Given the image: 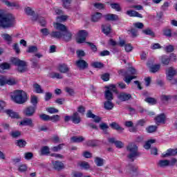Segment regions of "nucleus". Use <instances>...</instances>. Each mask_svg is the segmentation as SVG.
Listing matches in <instances>:
<instances>
[{"label":"nucleus","instance_id":"f257e3e1","mask_svg":"<svg viewBox=\"0 0 177 177\" xmlns=\"http://www.w3.org/2000/svg\"><path fill=\"white\" fill-rule=\"evenodd\" d=\"M15 24H16V21L12 14L5 15L0 10V27L1 28H12V27H15Z\"/></svg>","mask_w":177,"mask_h":177},{"label":"nucleus","instance_id":"f03ea898","mask_svg":"<svg viewBox=\"0 0 177 177\" xmlns=\"http://www.w3.org/2000/svg\"><path fill=\"white\" fill-rule=\"evenodd\" d=\"M127 151H128L127 158L131 162H133L138 158V157L140 156V152H139V149L138 145L134 142L129 143L127 147Z\"/></svg>","mask_w":177,"mask_h":177},{"label":"nucleus","instance_id":"7ed1b4c3","mask_svg":"<svg viewBox=\"0 0 177 177\" xmlns=\"http://www.w3.org/2000/svg\"><path fill=\"white\" fill-rule=\"evenodd\" d=\"M12 100L15 103L18 104H23L28 100V97H27V93L23 90H16L11 95Z\"/></svg>","mask_w":177,"mask_h":177},{"label":"nucleus","instance_id":"20e7f679","mask_svg":"<svg viewBox=\"0 0 177 177\" xmlns=\"http://www.w3.org/2000/svg\"><path fill=\"white\" fill-rule=\"evenodd\" d=\"M43 55L42 54L38 53H35L32 57L30 59V62L32 63V67L33 68H39V59H41V57H42ZM37 57L38 59H37Z\"/></svg>","mask_w":177,"mask_h":177},{"label":"nucleus","instance_id":"39448f33","mask_svg":"<svg viewBox=\"0 0 177 177\" xmlns=\"http://www.w3.org/2000/svg\"><path fill=\"white\" fill-rule=\"evenodd\" d=\"M37 106H29L24 109L23 113L26 117H32L35 114Z\"/></svg>","mask_w":177,"mask_h":177},{"label":"nucleus","instance_id":"423d86ee","mask_svg":"<svg viewBox=\"0 0 177 177\" xmlns=\"http://www.w3.org/2000/svg\"><path fill=\"white\" fill-rule=\"evenodd\" d=\"M119 74H121V75H122L123 77H124V82H126V84H131V81L132 80H135V78H136V76H131V75H128V72H127V71L122 69L120 71H119Z\"/></svg>","mask_w":177,"mask_h":177},{"label":"nucleus","instance_id":"0eeeda50","mask_svg":"<svg viewBox=\"0 0 177 177\" xmlns=\"http://www.w3.org/2000/svg\"><path fill=\"white\" fill-rule=\"evenodd\" d=\"M88 32L86 30H80L78 33V37L76 39L77 44H84L86 41Z\"/></svg>","mask_w":177,"mask_h":177},{"label":"nucleus","instance_id":"6e6552de","mask_svg":"<svg viewBox=\"0 0 177 177\" xmlns=\"http://www.w3.org/2000/svg\"><path fill=\"white\" fill-rule=\"evenodd\" d=\"M176 74H177V71L174 67L171 66L168 68L166 71L167 79L169 81H172V80L174 79V77H175Z\"/></svg>","mask_w":177,"mask_h":177},{"label":"nucleus","instance_id":"1a4fd4ad","mask_svg":"<svg viewBox=\"0 0 177 177\" xmlns=\"http://www.w3.org/2000/svg\"><path fill=\"white\" fill-rule=\"evenodd\" d=\"M19 126L30 127L31 128H32V127H34V123H32V120L31 118H26L20 122Z\"/></svg>","mask_w":177,"mask_h":177},{"label":"nucleus","instance_id":"9d476101","mask_svg":"<svg viewBox=\"0 0 177 177\" xmlns=\"http://www.w3.org/2000/svg\"><path fill=\"white\" fill-rule=\"evenodd\" d=\"M72 37H73V35L71 34V32L66 30V31L62 32V36L61 39H62L65 42H68L71 41Z\"/></svg>","mask_w":177,"mask_h":177},{"label":"nucleus","instance_id":"9b49d317","mask_svg":"<svg viewBox=\"0 0 177 177\" xmlns=\"http://www.w3.org/2000/svg\"><path fill=\"white\" fill-rule=\"evenodd\" d=\"M126 15H127L130 17H139L140 19L143 18V15H142V14H140L133 10H127L126 12Z\"/></svg>","mask_w":177,"mask_h":177},{"label":"nucleus","instance_id":"f8f14e48","mask_svg":"<svg viewBox=\"0 0 177 177\" xmlns=\"http://www.w3.org/2000/svg\"><path fill=\"white\" fill-rule=\"evenodd\" d=\"M131 97H132V95L126 93H120L118 95V98L119 100H121V102H127V100H129Z\"/></svg>","mask_w":177,"mask_h":177},{"label":"nucleus","instance_id":"ddd939ff","mask_svg":"<svg viewBox=\"0 0 177 177\" xmlns=\"http://www.w3.org/2000/svg\"><path fill=\"white\" fill-rule=\"evenodd\" d=\"M4 113H6V114H7V115H9L10 117V118H17V120H19V118H20V115H19V113L17 112H15L12 109H7V110L4 111Z\"/></svg>","mask_w":177,"mask_h":177},{"label":"nucleus","instance_id":"4468645a","mask_svg":"<svg viewBox=\"0 0 177 177\" xmlns=\"http://www.w3.org/2000/svg\"><path fill=\"white\" fill-rule=\"evenodd\" d=\"M76 66H77L80 70H85V68H88V63L84 59H79L77 61Z\"/></svg>","mask_w":177,"mask_h":177},{"label":"nucleus","instance_id":"2eb2a0df","mask_svg":"<svg viewBox=\"0 0 177 177\" xmlns=\"http://www.w3.org/2000/svg\"><path fill=\"white\" fill-rule=\"evenodd\" d=\"M108 141L109 143H113L118 149H122V147H124V144L120 140H115V138H109Z\"/></svg>","mask_w":177,"mask_h":177},{"label":"nucleus","instance_id":"dca6fc26","mask_svg":"<svg viewBox=\"0 0 177 177\" xmlns=\"http://www.w3.org/2000/svg\"><path fill=\"white\" fill-rule=\"evenodd\" d=\"M71 120L73 124H80L81 122V116L77 112H75L73 115L71 116Z\"/></svg>","mask_w":177,"mask_h":177},{"label":"nucleus","instance_id":"f3484780","mask_svg":"<svg viewBox=\"0 0 177 177\" xmlns=\"http://www.w3.org/2000/svg\"><path fill=\"white\" fill-rule=\"evenodd\" d=\"M177 154V149H169L165 153L162 154V157L165 158L167 157H172L174 156H176Z\"/></svg>","mask_w":177,"mask_h":177},{"label":"nucleus","instance_id":"a211bd4d","mask_svg":"<svg viewBox=\"0 0 177 177\" xmlns=\"http://www.w3.org/2000/svg\"><path fill=\"white\" fill-rule=\"evenodd\" d=\"M53 165L54 169L57 171H62V169H64V163L60 161L53 162Z\"/></svg>","mask_w":177,"mask_h":177},{"label":"nucleus","instance_id":"6ab92c4d","mask_svg":"<svg viewBox=\"0 0 177 177\" xmlns=\"http://www.w3.org/2000/svg\"><path fill=\"white\" fill-rule=\"evenodd\" d=\"M53 26L54 28H55V30H57L60 32H64L67 30V27H66V26L60 23H54Z\"/></svg>","mask_w":177,"mask_h":177},{"label":"nucleus","instance_id":"aec40b11","mask_svg":"<svg viewBox=\"0 0 177 177\" xmlns=\"http://www.w3.org/2000/svg\"><path fill=\"white\" fill-rule=\"evenodd\" d=\"M63 35V32L59 30H54L50 33V37L51 38H55L56 39H62V36Z\"/></svg>","mask_w":177,"mask_h":177},{"label":"nucleus","instance_id":"412c9836","mask_svg":"<svg viewBox=\"0 0 177 177\" xmlns=\"http://www.w3.org/2000/svg\"><path fill=\"white\" fill-rule=\"evenodd\" d=\"M156 124H165V114L161 113L155 118Z\"/></svg>","mask_w":177,"mask_h":177},{"label":"nucleus","instance_id":"4be33fe9","mask_svg":"<svg viewBox=\"0 0 177 177\" xmlns=\"http://www.w3.org/2000/svg\"><path fill=\"white\" fill-rule=\"evenodd\" d=\"M102 19V13L95 12L91 16V21L93 23H97Z\"/></svg>","mask_w":177,"mask_h":177},{"label":"nucleus","instance_id":"5701e85b","mask_svg":"<svg viewBox=\"0 0 177 177\" xmlns=\"http://www.w3.org/2000/svg\"><path fill=\"white\" fill-rule=\"evenodd\" d=\"M86 145L89 147H96L99 146L100 142L97 140H90L86 142Z\"/></svg>","mask_w":177,"mask_h":177},{"label":"nucleus","instance_id":"b1692460","mask_svg":"<svg viewBox=\"0 0 177 177\" xmlns=\"http://www.w3.org/2000/svg\"><path fill=\"white\" fill-rule=\"evenodd\" d=\"M104 18L109 21H115L116 20H118V15L115 14H107L104 16Z\"/></svg>","mask_w":177,"mask_h":177},{"label":"nucleus","instance_id":"393cba45","mask_svg":"<svg viewBox=\"0 0 177 177\" xmlns=\"http://www.w3.org/2000/svg\"><path fill=\"white\" fill-rule=\"evenodd\" d=\"M33 91L36 93H44V89H42V87H41V85L38 84L37 83H35L32 85Z\"/></svg>","mask_w":177,"mask_h":177},{"label":"nucleus","instance_id":"a878e982","mask_svg":"<svg viewBox=\"0 0 177 177\" xmlns=\"http://www.w3.org/2000/svg\"><path fill=\"white\" fill-rule=\"evenodd\" d=\"M59 71L65 74L66 73H68V71H70V68H68L66 64H62L59 66Z\"/></svg>","mask_w":177,"mask_h":177},{"label":"nucleus","instance_id":"bb28decb","mask_svg":"<svg viewBox=\"0 0 177 177\" xmlns=\"http://www.w3.org/2000/svg\"><path fill=\"white\" fill-rule=\"evenodd\" d=\"M160 61L165 66H168L169 64V62H171V59L167 55H163L160 57Z\"/></svg>","mask_w":177,"mask_h":177},{"label":"nucleus","instance_id":"cd10ccee","mask_svg":"<svg viewBox=\"0 0 177 177\" xmlns=\"http://www.w3.org/2000/svg\"><path fill=\"white\" fill-rule=\"evenodd\" d=\"M169 160H160L158 162V167H160V168H165V167H169Z\"/></svg>","mask_w":177,"mask_h":177},{"label":"nucleus","instance_id":"c85d7f7f","mask_svg":"<svg viewBox=\"0 0 177 177\" xmlns=\"http://www.w3.org/2000/svg\"><path fill=\"white\" fill-rule=\"evenodd\" d=\"M110 127L113 128V129H115L118 132H122V131H124V128L121 127L120 124H118V123L117 122H112L110 124Z\"/></svg>","mask_w":177,"mask_h":177},{"label":"nucleus","instance_id":"c756f323","mask_svg":"<svg viewBox=\"0 0 177 177\" xmlns=\"http://www.w3.org/2000/svg\"><path fill=\"white\" fill-rule=\"evenodd\" d=\"M114 107V104L111 101H106L104 103V108L105 110H113V108Z\"/></svg>","mask_w":177,"mask_h":177},{"label":"nucleus","instance_id":"7c9ffc66","mask_svg":"<svg viewBox=\"0 0 177 177\" xmlns=\"http://www.w3.org/2000/svg\"><path fill=\"white\" fill-rule=\"evenodd\" d=\"M50 78H57V80H62L63 78V75L60 74L59 73H56V72H52L51 73L49 74Z\"/></svg>","mask_w":177,"mask_h":177},{"label":"nucleus","instance_id":"2f4dec72","mask_svg":"<svg viewBox=\"0 0 177 177\" xmlns=\"http://www.w3.org/2000/svg\"><path fill=\"white\" fill-rule=\"evenodd\" d=\"M15 145L16 146H18V147H26L27 145V141L23 139L17 140L15 141Z\"/></svg>","mask_w":177,"mask_h":177},{"label":"nucleus","instance_id":"473e14b6","mask_svg":"<svg viewBox=\"0 0 177 177\" xmlns=\"http://www.w3.org/2000/svg\"><path fill=\"white\" fill-rule=\"evenodd\" d=\"M16 84H17V80H16V79L12 77L8 78V77H6V85L13 86L16 85Z\"/></svg>","mask_w":177,"mask_h":177},{"label":"nucleus","instance_id":"72a5a7b5","mask_svg":"<svg viewBox=\"0 0 177 177\" xmlns=\"http://www.w3.org/2000/svg\"><path fill=\"white\" fill-rule=\"evenodd\" d=\"M11 63L14 64L15 66H21V64H24V61L20 60L18 58L12 57L10 59Z\"/></svg>","mask_w":177,"mask_h":177},{"label":"nucleus","instance_id":"f704fd0d","mask_svg":"<svg viewBox=\"0 0 177 177\" xmlns=\"http://www.w3.org/2000/svg\"><path fill=\"white\" fill-rule=\"evenodd\" d=\"M111 31V26L110 25H102V32L106 35H109V34Z\"/></svg>","mask_w":177,"mask_h":177},{"label":"nucleus","instance_id":"c9c22d12","mask_svg":"<svg viewBox=\"0 0 177 177\" xmlns=\"http://www.w3.org/2000/svg\"><path fill=\"white\" fill-rule=\"evenodd\" d=\"M71 140H72V142L74 143H81V142H84V140H85V138L82 136H73L71 138Z\"/></svg>","mask_w":177,"mask_h":177},{"label":"nucleus","instance_id":"e433bc0d","mask_svg":"<svg viewBox=\"0 0 177 177\" xmlns=\"http://www.w3.org/2000/svg\"><path fill=\"white\" fill-rule=\"evenodd\" d=\"M104 96L105 99L108 101H111L114 99V97H113V93H111L110 90L105 91Z\"/></svg>","mask_w":177,"mask_h":177},{"label":"nucleus","instance_id":"4c0bfd02","mask_svg":"<svg viewBox=\"0 0 177 177\" xmlns=\"http://www.w3.org/2000/svg\"><path fill=\"white\" fill-rule=\"evenodd\" d=\"M26 52L27 53H37L38 47L37 46H29Z\"/></svg>","mask_w":177,"mask_h":177},{"label":"nucleus","instance_id":"58836bf2","mask_svg":"<svg viewBox=\"0 0 177 177\" xmlns=\"http://www.w3.org/2000/svg\"><path fill=\"white\" fill-rule=\"evenodd\" d=\"M17 71L19 73H26L27 71V67L26 66V62L24 61V64L17 66Z\"/></svg>","mask_w":177,"mask_h":177},{"label":"nucleus","instance_id":"ea45409f","mask_svg":"<svg viewBox=\"0 0 177 177\" xmlns=\"http://www.w3.org/2000/svg\"><path fill=\"white\" fill-rule=\"evenodd\" d=\"M147 133H154L157 131V126H149L145 129Z\"/></svg>","mask_w":177,"mask_h":177},{"label":"nucleus","instance_id":"a19ab883","mask_svg":"<svg viewBox=\"0 0 177 177\" xmlns=\"http://www.w3.org/2000/svg\"><path fill=\"white\" fill-rule=\"evenodd\" d=\"M6 6L8 8H16V9H20V5L16 2H6Z\"/></svg>","mask_w":177,"mask_h":177},{"label":"nucleus","instance_id":"79ce46f5","mask_svg":"<svg viewBox=\"0 0 177 177\" xmlns=\"http://www.w3.org/2000/svg\"><path fill=\"white\" fill-rule=\"evenodd\" d=\"M171 99H172V96H171V95H162L160 96V100L163 103H167V102H169V100H171Z\"/></svg>","mask_w":177,"mask_h":177},{"label":"nucleus","instance_id":"37998d69","mask_svg":"<svg viewBox=\"0 0 177 177\" xmlns=\"http://www.w3.org/2000/svg\"><path fill=\"white\" fill-rule=\"evenodd\" d=\"M24 12L26 15H28V16H34V15L35 14V12L32 10V8L30 7L25 8Z\"/></svg>","mask_w":177,"mask_h":177},{"label":"nucleus","instance_id":"c03bdc74","mask_svg":"<svg viewBox=\"0 0 177 177\" xmlns=\"http://www.w3.org/2000/svg\"><path fill=\"white\" fill-rule=\"evenodd\" d=\"M27 169H28V167L26 164H21L18 167V171L19 172H27Z\"/></svg>","mask_w":177,"mask_h":177},{"label":"nucleus","instance_id":"a18cd8bd","mask_svg":"<svg viewBox=\"0 0 177 177\" xmlns=\"http://www.w3.org/2000/svg\"><path fill=\"white\" fill-rule=\"evenodd\" d=\"M104 161L103 158L99 157H96L95 159V162L97 167H103Z\"/></svg>","mask_w":177,"mask_h":177},{"label":"nucleus","instance_id":"49530a36","mask_svg":"<svg viewBox=\"0 0 177 177\" xmlns=\"http://www.w3.org/2000/svg\"><path fill=\"white\" fill-rule=\"evenodd\" d=\"M153 143H156V140H149L145 142L144 147L146 149V150H149V149L151 147V145H153Z\"/></svg>","mask_w":177,"mask_h":177},{"label":"nucleus","instance_id":"de8ad7c7","mask_svg":"<svg viewBox=\"0 0 177 177\" xmlns=\"http://www.w3.org/2000/svg\"><path fill=\"white\" fill-rule=\"evenodd\" d=\"M160 64L152 65L150 67V71L151 73H157V71H160Z\"/></svg>","mask_w":177,"mask_h":177},{"label":"nucleus","instance_id":"09e8293b","mask_svg":"<svg viewBox=\"0 0 177 177\" xmlns=\"http://www.w3.org/2000/svg\"><path fill=\"white\" fill-rule=\"evenodd\" d=\"M1 37H3V39L6 41L8 44L12 43V36H10L9 34L1 35Z\"/></svg>","mask_w":177,"mask_h":177},{"label":"nucleus","instance_id":"8fccbe9b","mask_svg":"<svg viewBox=\"0 0 177 177\" xmlns=\"http://www.w3.org/2000/svg\"><path fill=\"white\" fill-rule=\"evenodd\" d=\"M0 68L1 70H10V64L8 62L0 64Z\"/></svg>","mask_w":177,"mask_h":177},{"label":"nucleus","instance_id":"3c124183","mask_svg":"<svg viewBox=\"0 0 177 177\" xmlns=\"http://www.w3.org/2000/svg\"><path fill=\"white\" fill-rule=\"evenodd\" d=\"M100 128L103 131V133L106 135L107 134V129H109V125L106 123H101L100 124Z\"/></svg>","mask_w":177,"mask_h":177},{"label":"nucleus","instance_id":"603ef678","mask_svg":"<svg viewBox=\"0 0 177 177\" xmlns=\"http://www.w3.org/2000/svg\"><path fill=\"white\" fill-rule=\"evenodd\" d=\"M92 67H94V68H103V67L104 66V65L103 64V63L102 62H93L91 64Z\"/></svg>","mask_w":177,"mask_h":177},{"label":"nucleus","instance_id":"864d4df0","mask_svg":"<svg viewBox=\"0 0 177 177\" xmlns=\"http://www.w3.org/2000/svg\"><path fill=\"white\" fill-rule=\"evenodd\" d=\"M111 8H112V9H115L116 12H121L122 10L121 6L117 3H111Z\"/></svg>","mask_w":177,"mask_h":177},{"label":"nucleus","instance_id":"5fc2aeb1","mask_svg":"<svg viewBox=\"0 0 177 177\" xmlns=\"http://www.w3.org/2000/svg\"><path fill=\"white\" fill-rule=\"evenodd\" d=\"M145 101L152 106L157 104V100H156L153 97H147Z\"/></svg>","mask_w":177,"mask_h":177},{"label":"nucleus","instance_id":"6e6d98bb","mask_svg":"<svg viewBox=\"0 0 177 177\" xmlns=\"http://www.w3.org/2000/svg\"><path fill=\"white\" fill-rule=\"evenodd\" d=\"M163 35H165V37H172V30L170 28L163 29Z\"/></svg>","mask_w":177,"mask_h":177},{"label":"nucleus","instance_id":"4d7b16f0","mask_svg":"<svg viewBox=\"0 0 177 177\" xmlns=\"http://www.w3.org/2000/svg\"><path fill=\"white\" fill-rule=\"evenodd\" d=\"M142 32L143 34H145L146 35H150L151 37H154L155 35L154 32H153L150 28L142 30Z\"/></svg>","mask_w":177,"mask_h":177},{"label":"nucleus","instance_id":"13d9d810","mask_svg":"<svg viewBox=\"0 0 177 177\" xmlns=\"http://www.w3.org/2000/svg\"><path fill=\"white\" fill-rule=\"evenodd\" d=\"M64 146V144H59L57 146L52 147L51 150L55 152L60 151V150L63 149Z\"/></svg>","mask_w":177,"mask_h":177},{"label":"nucleus","instance_id":"bf43d9fd","mask_svg":"<svg viewBox=\"0 0 177 177\" xmlns=\"http://www.w3.org/2000/svg\"><path fill=\"white\" fill-rule=\"evenodd\" d=\"M10 135L12 138H14L15 139L19 138V136H21V132L19 131H14L10 133Z\"/></svg>","mask_w":177,"mask_h":177},{"label":"nucleus","instance_id":"052dcab7","mask_svg":"<svg viewBox=\"0 0 177 177\" xmlns=\"http://www.w3.org/2000/svg\"><path fill=\"white\" fill-rule=\"evenodd\" d=\"M49 121H52V122H57V121H60V115H54L53 116H50Z\"/></svg>","mask_w":177,"mask_h":177},{"label":"nucleus","instance_id":"680f3d73","mask_svg":"<svg viewBox=\"0 0 177 177\" xmlns=\"http://www.w3.org/2000/svg\"><path fill=\"white\" fill-rule=\"evenodd\" d=\"M41 154L46 156V154H49V147L48 146H44L41 149Z\"/></svg>","mask_w":177,"mask_h":177},{"label":"nucleus","instance_id":"e2e57ef3","mask_svg":"<svg viewBox=\"0 0 177 177\" xmlns=\"http://www.w3.org/2000/svg\"><path fill=\"white\" fill-rule=\"evenodd\" d=\"M30 102L32 103L33 106L35 107V106H37V104H38V98L37 97V96L35 95L32 96L30 98Z\"/></svg>","mask_w":177,"mask_h":177},{"label":"nucleus","instance_id":"0e129e2a","mask_svg":"<svg viewBox=\"0 0 177 177\" xmlns=\"http://www.w3.org/2000/svg\"><path fill=\"white\" fill-rule=\"evenodd\" d=\"M46 111H48V113H50V114H55L56 113H59V110L53 107L47 108Z\"/></svg>","mask_w":177,"mask_h":177},{"label":"nucleus","instance_id":"69168bd1","mask_svg":"<svg viewBox=\"0 0 177 177\" xmlns=\"http://www.w3.org/2000/svg\"><path fill=\"white\" fill-rule=\"evenodd\" d=\"M39 118L41 120H42L43 121H49L50 116H49V115L42 113V114L39 115Z\"/></svg>","mask_w":177,"mask_h":177},{"label":"nucleus","instance_id":"338daca9","mask_svg":"<svg viewBox=\"0 0 177 177\" xmlns=\"http://www.w3.org/2000/svg\"><path fill=\"white\" fill-rule=\"evenodd\" d=\"M34 157V154L31 152H26L24 153L25 160H32Z\"/></svg>","mask_w":177,"mask_h":177},{"label":"nucleus","instance_id":"774afa93","mask_svg":"<svg viewBox=\"0 0 177 177\" xmlns=\"http://www.w3.org/2000/svg\"><path fill=\"white\" fill-rule=\"evenodd\" d=\"M6 85V76L0 77V86H4Z\"/></svg>","mask_w":177,"mask_h":177}]
</instances>
